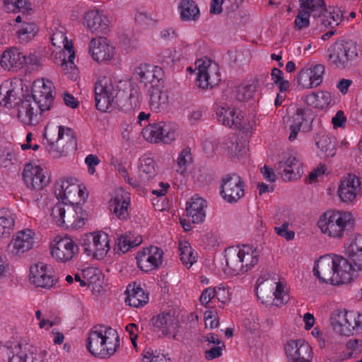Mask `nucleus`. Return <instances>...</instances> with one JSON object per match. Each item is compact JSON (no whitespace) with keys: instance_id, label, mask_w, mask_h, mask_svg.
<instances>
[{"instance_id":"obj_1","label":"nucleus","mask_w":362,"mask_h":362,"mask_svg":"<svg viewBox=\"0 0 362 362\" xmlns=\"http://www.w3.org/2000/svg\"><path fill=\"white\" fill-rule=\"evenodd\" d=\"M314 274L321 281L333 285L348 284L358 278V274L351 272V265L345 257L334 255L322 256L315 263Z\"/></svg>"},{"instance_id":"obj_2","label":"nucleus","mask_w":362,"mask_h":362,"mask_svg":"<svg viewBox=\"0 0 362 362\" xmlns=\"http://www.w3.org/2000/svg\"><path fill=\"white\" fill-rule=\"evenodd\" d=\"M119 346V339L116 331L102 325L93 327L86 341L89 352L100 358H110Z\"/></svg>"},{"instance_id":"obj_3","label":"nucleus","mask_w":362,"mask_h":362,"mask_svg":"<svg viewBox=\"0 0 362 362\" xmlns=\"http://www.w3.org/2000/svg\"><path fill=\"white\" fill-rule=\"evenodd\" d=\"M317 226L322 233L332 238H341L354 230L355 219L349 211L329 210L320 216Z\"/></svg>"},{"instance_id":"obj_4","label":"nucleus","mask_w":362,"mask_h":362,"mask_svg":"<svg viewBox=\"0 0 362 362\" xmlns=\"http://www.w3.org/2000/svg\"><path fill=\"white\" fill-rule=\"evenodd\" d=\"M43 136L46 149L53 158L66 156L76 148L74 132L69 127L59 126L57 130L45 128Z\"/></svg>"},{"instance_id":"obj_5","label":"nucleus","mask_w":362,"mask_h":362,"mask_svg":"<svg viewBox=\"0 0 362 362\" xmlns=\"http://www.w3.org/2000/svg\"><path fill=\"white\" fill-rule=\"evenodd\" d=\"M329 65L335 69L350 68L358 57L357 44L351 40H340L327 49Z\"/></svg>"},{"instance_id":"obj_6","label":"nucleus","mask_w":362,"mask_h":362,"mask_svg":"<svg viewBox=\"0 0 362 362\" xmlns=\"http://www.w3.org/2000/svg\"><path fill=\"white\" fill-rule=\"evenodd\" d=\"M245 194V183L236 173L223 175L220 180V195L229 204L238 202Z\"/></svg>"},{"instance_id":"obj_7","label":"nucleus","mask_w":362,"mask_h":362,"mask_svg":"<svg viewBox=\"0 0 362 362\" xmlns=\"http://www.w3.org/2000/svg\"><path fill=\"white\" fill-rule=\"evenodd\" d=\"M198 69L197 83L202 89L212 88L221 81L219 68L211 59H198L195 62Z\"/></svg>"},{"instance_id":"obj_8","label":"nucleus","mask_w":362,"mask_h":362,"mask_svg":"<svg viewBox=\"0 0 362 362\" xmlns=\"http://www.w3.org/2000/svg\"><path fill=\"white\" fill-rule=\"evenodd\" d=\"M51 216L58 226L73 228L81 227V224L78 223L76 204L74 203L56 204L52 209Z\"/></svg>"},{"instance_id":"obj_9","label":"nucleus","mask_w":362,"mask_h":362,"mask_svg":"<svg viewBox=\"0 0 362 362\" xmlns=\"http://www.w3.org/2000/svg\"><path fill=\"white\" fill-rule=\"evenodd\" d=\"M134 74L140 83L150 84L151 88L164 86V71L160 66L141 64L136 68Z\"/></svg>"},{"instance_id":"obj_10","label":"nucleus","mask_w":362,"mask_h":362,"mask_svg":"<svg viewBox=\"0 0 362 362\" xmlns=\"http://www.w3.org/2000/svg\"><path fill=\"white\" fill-rule=\"evenodd\" d=\"M79 251L78 245L73 240L65 236L57 237L54 244L51 245V255L57 261L66 262L71 260Z\"/></svg>"},{"instance_id":"obj_11","label":"nucleus","mask_w":362,"mask_h":362,"mask_svg":"<svg viewBox=\"0 0 362 362\" xmlns=\"http://www.w3.org/2000/svg\"><path fill=\"white\" fill-rule=\"evenodd\" d=\"M163 252L156 246L144 248L137 252L136 259L138 267L144 272L156 269L162 264Z\"/></svg>"},{"instance_id":"obj_12","label":"nucleus","mask_w":362,"mask_h":362,"mask_svg":"<svg viewBox=\"0 0 362 362\" xmlns=\"http://www.w3.org/2000/svg\"><path fill=\"white\" fill-rule=\"evenodd\" d=\"M141 92L139 88H132L129 90H119L115 98V108L127 112L139 107Z\"/></svg>"},{"instance_id":"obj_13","label":"nucleus","mask_w":362,"mask_h":362,"mask_svg":"<svg viewBox=\"0 0 362 362\" xmlns=\"http://www.w3.org/2000/svg\"><path fill=\"white\" fill-rule=\"evenodd\" d=\"M42 170L39 165H33L31 163L25 165L23 177L28 187L39 190L49 183V178L42 173Z\"/></svg>"},{"instance_id":"obj_14","label":"nucleus","mask_w":362,"mask_h":362,"mask_svg":"<svg viewBox=\"0 0 362 362\" xmlns=\"http://www.w3.org/2000/svg\"><path fill=\"white\" fill-rule=\"evenodd\" d=\"M114 49L105 37L93 38L90 42L89 52L92 58L98 62L110 60L114 56Z\"/></svg>"},{"instance_id":"obj_15","label":"nucleus","mask_w":362,"mask_h":362,"mask_svg":"<svg viewBox=\"0 0 362 362\" xmlns=\"http://www.w3.org/2000/svg\"><path fill=\"white\" fill-rule=\"evenodd\" d=\"M285 351L291 361H306L312 358V348L303 339L288 341L285 346Z\"/></svg>"},{"instance_id":"obj_16","label":"nucleus","mask_w":362,"mask_h":362,"mask_svg":"<svg viewBox=\"0 0 362 362\" xmlns=\"http://www.w3.org/2000/svg\"><path fill=\"white\" fill-rule=\"evenodd\" d=\"M276 168L286 182L297 180L301 176L300 164L296 157L292 156H284L276 164Z\"/></svg>"},{"instance_id":"obj_17","label":"nucleus","mask_w":362,"mask_h":362,"mask_svg":"<svg viewBox=\"0 0 362 362\" xmlns=\"http://www.w3.org/2000/svg\"><path fill=\"white\" fill-rule=\"evenodd\" d=\"M30 280L37 287L50 288L54 284V279L48 274L47 266L38 262L30 269Z\"/></svg>"},{"instance_id":"obj_18","label":"nucleus","mask_w":362,"mask_h":362,"mask_svg":"<svg viewBox=\"0 0 362 362\" xmlns=\"http://www.w3.org/2000/svg\"><path fill=\"white\" fill-rule=\"evenodd\" d=\"M21 95L23 98H21L20 103L16 105L18 107V118L24 124L35 125L38 122L36 113L37 110L35 111V106L30 100V95Z\"/></svg>"},{"instance_id":"obj_19","label":"nucleus","mask_w":362,"mask_h":362,"mask_svg":"<svg viewBox=\"0 0 362 362\" xmlns=\"http://www.w3.org/2000/svg\"><path fill=\"white\" fill-rule=\"evenodd\" d=\"M346 255L345 259L351 265V272L358 275V272L362 271V235H357L346 247Z\"/></svg>"},{"instance_id":"obj_20","label":"nucleus","mask_w":362,"mask_h":362,"mask_svg":"<svg viewBox=\"0 0 362 362\" xmlns=\"http://www.w3.org/2000/svg\"><path fill=\"white\" fill-rule=\"evenodd\" d=\"M33 235L34 233L30 229L19 231L13 241L8 245V248L15 255L24 253L33 247Z\"/></svg>"},{"instance_id":"obj_21","label":"nucleus","mask_w":362,"mask_h":362,"mask_svg":"<svg viewBox=\"0 0 362 362\" xmlns=\"http://www.w3.org/2000/svg\"><path fill=\"white\" fill-rule=\"evenodd\" d=\"M360 185L358 177L354 175H348V176L341 181L339 186L337 194L344 202L353 201L356 197V187Z\"/></svg>"},{"instance_id":"obj_22","label":"nucleus","mask_w":362,"mask_h":362,"mask_svg":"<svg viewBox=\"0 0 362 362\" xmlns=\"http://www.w3.org/2000/svg\"><path fill=\"white\" fill-rule=\"evenodd\" d=\"M317 148L320 151V156L324 158H332L337 153L336 139L330 136L324 132H320L315 136Z\"/></svg>"},{"instance_id":"obj_23","label":"nucleus","mask_w":362,"mask_h":362,"mask_svg":"<svg viewBox=\"0 0 362 362\" xmlns=\"http://www.w3.org/2000/svg\"><path fill=\"white\" fill-rule=\"evenodd\" d=\"M205 203L204 199L196 196L192 197L190 201L187 202L186 214L188 217L192 218L194 223H199L204 221Z\"/></svg>"},{"instance_id":"obj_24","label":"nucleus","mask_w":362,"mask_h":362,"mask_svg":"<svg viewBox=\"0 0 362 362\" xmlns=\"http://www.w3.org/2000/svg\"><path fill=\"white\" fill-rule=\"evenodd\" d=\"M18 93L11 82L2 83L0 86V105L7 108L16 107L21 98Z\"/></svg>"},{"instance_id":"obj_25","label":"nucleus","mask_w":362,"mask_h":362,"mask_svg":"<svg viewBox=\"0 0 362 362\" xmlns=\"http://www.w3.org/2000/svg\"><path fill=\"white\" fill-rule=\"evenodd\" d=\"M25 62L24 54L16 47L6 49L1 55V65L5 69L22 66Z\"/></svg>"},{"instance_id":"obj_26","label":"nucleus","mask_w":362,"mask_h":362,"mask_svg":"<svg viewBox=\"0 0 362 362\" xmlns=\"http://www.w3.org/2000/svg\"><path fill=\"white\" fill-rule=\"evenodd\" d=\"M175 319L170 313H162L151 319L153 331L158 335H166L171 332V329L174 328Z\"/></svg>"},{"instance_id":"obj_27","label":"nucleus","mask_w":362,"mask_h":362,"mask_svg":"<svg viewBox=\"0 0 362 362\" xmlns=\"http://www.w3.org/2000/svg\"><path fill=\"white\" fill-rule=\"evenodd\" d=\"M78 193L79 196H82L83 193L78 186L75 184H71L68 180L62 182L59 188L55 190V194L59 201L57 204H70L74 203L71 201L73 195Z\"/></svg>"},{"instance_id":"obj_28","label":"nucleus","mask_w":362,"mask_h":362,"mask_svg":"<svg viewBox=\"0 0 362 362\" xmlns=\"http://www.w3.org/2000/svg\"><path fill=\"white\" fill-rule=\"evenodd\" d=\"M88 28L97 35L105 34L107 30L106 18L98 11H90L86 14Z\"/></svg>"},{"instance_id":"obj_29","label":"nucleus","mask_w":362,"mask_h":362,"mask_svg":"<svg viewBox=\"0 0 362 362\" xmlns=\"http://www.w3.org/2000/svg\"><path fill=\"white\" fill-rule=\"evenodd\" d=\"M12 349L13 356L8 362H44L45 354L43 352L27 354L22 351L21 344H16Z\"/></svg>"},{"instance_id":"obj_30","label":"nucleus","mask_w":362,"mask_h":362,"mask_svg":"<svg viewBox=\"0 0 362 362\" xmlns=\"http://www.w3.org/2000/svg\"><path fill=\"white\" fill-rule=\"evenodd\" d=\"M141 243L142 237L141 235L134 236L133 233L129 231L118 236L115 250L125 253L131 248L139 245Z\"/></svg>"},{"instance_id":"obj_31","label":"nucleus","mask_w":362,"mask_h":362,"mask_svg":"<svg viewBox=\"0 0 362 362\" xmlns=\"http://www.w3.org/2000/svg\"><path fill=\"white\" fill-rule=\"evenodd\" d=\"M127 298L126 302L129 305L135 308L142 307L148 301V296L146 294L143 288L134 285H129L127 289Z\"/></svg>"},{"instance_id":"obj_32","label":"nucleus","mask_w":362,"mask_h":362,"mask_svg":"<svg viewBox=\"0 0 362 362\" xmlns=\"http://www.w3.org/2000/svg\"><path fill=\"white\" fill-rule=\"evenodd\" d=\"M163 87H154L149 90L150 93V107L151 109L156 112L165 110L168 103V95L167 93L163 92Z\"/></svg>"},{"instance_id":"obj_33","label":"nucleus","mask_w":362,"mask_h":362,"mask_svg":"<svg viewBox=\"0 0 362 362\" xmlns=\"http://www.w3.org/2000/svg\"><path fill=\"white\" fill-rule=\"evenodd\" d=\"M129 201L122 195H117L110 201V211L120 220H126L129 217Z\"/></svg>"},{"instance_id":"obj_34","label":"nucleus","mask_w":362,"mask_h":362,"mask_svg":"<svg viewBox=\"0 0 362 362\" xmlns=\"http://www.w3.org/2000/svg\"><path fill=\"white\" fill-rule=\"evenodd\" d=\"M118 86L115 85L112 79L107 76L100 78L95 84L94 91L102 95H107L115 98L119 93Z\"/></svg>"},{"instance_id":"obj_35","label":"nucleus","mask_w":362,"mask_h":362,"mask_svg":"<svg viewBox=\"0 0 362 362\" xmlns=\"http://www.w3.org/2000/svg\"><path fill=\"white\" fill-rule=\"evenodd\" d=\"M182 21H194L199 15V9L194 1L182 0L179 4Z\"/></svg>"},{"instance_id":"obj_36","label":"nucleus","mask_w":362,"mask_h":362,"mask_svg":"<svg viewBox=\"0 0 362 362\" xmlns=\"http://www.w3.org/2000/svg\"><path fill=\"white\" fill-rule=\"evenodd\" d=\"M238 252L243 263V267L247 269V272L257 264L259 255L255 249L248 245H243Z\"/></svg>"},{"instance_id":"obj_37","label":"nucleus","mask_w":362,"mask_h":362,"mask_svg":"<svg viewBox=\"0 0 362 362\" xmlns=\"http://www.w3.org/2000/svg\"><path fill=\"white\" fill-rule=\"evenodd\" d=\"M347 327L341 329L342 335L351 336L362 330V315L358 312L349 311Z\"/></svg>"},{"instance_id":"obj_38","label":"nucleus","mask_w":362,"mask_h":362,"mask_svg":"<svg viewBox=\"0 0 362 362\" xmlns=\"http://www.w3.org/2000/svg\"><path fill=\"white\" fill-rule=\"evenodd\" d=\"M226 267L232 275H238L247 272L244 269L239 252H231L226 256Z\"/></svg>"},{"instance_id":"obj_39","label":"nucleus","mask_w":362,"mask_h":362,"mask_svg":"<svg viewBox=\"0 0 362 362\" xmlns=\"http://www.w3.org/2000/svg\"><path fill=\"white\" fill-rule=\"evenodd\" d=\"M95 240L93 257L97 259H103L110 250L108 236L106 233L94 234Z\"/></svg>"},{"instance_id":"obj_40","label":"nucleus","mask_w":362,"mask_h":362,"mask_svg":"<svg viewBox=\"0 0 362 362\" xmlns=\"http://www.w3.org/2000/svg\"><path fill=\"white\" fill-rule=\"evenodd\" d=\"M233 113H234V109L230 108L226 102L220 101L216 104V117L223 125L231 127Z\"/></svg>"},{"instance_id":"obj_41","label":"nucleus","mask_w":362,"mask_h":362,"mask_svg":"<svg viewBox=\"0 0 362 362\" xmlns=\"http://www.w3.org/2000/svg\"><path fill=\"white\" fill-rule=\"evenodd\" d=\"M349 311L346 310H337L333 312L331 317V323L334 330L342 335L343 328L347 327L349 322Z\"/></svg>"},{"instance_id":"obj_42","label":"nucleus","mask_w":362,"mask_h":362,"mask_svg":"<svg viewBox=\"0 0 362 362\" xmlns=\"http://www.w3.org/2000/svg\"><path fill=\"white\" fill-rule=\"evenodd\" d=\"M160 132V141L165 144H170L174 141L177 136V128L176 124L173 123L159 122Z\"/></svg>"},{"instance_id":"obj_43","label":"nucleus","mask_w":362,"mask_h":362,"mask_svg":"<svg viewBox=\"0 0 362 362\" xmlns=\"http://www.w3.org/2000/svg\"><path fill=\"white\" fill-rule=\"evenodd\" d=\"M13 215L6 211L0 212V238L8 236L14 226Z\"/></svg>"},{"instance_id":"obj_44","label":"nucleus","mask_w":362,"mask_h":362,"mask_svg":"<svg viewBox=\"0 0 362 362\" xmlns=\"http://www.w3.org/2000/svg\"><path fill=\"white\" fill-rule=\"evenodd\" d=\"M301 7H303L313 13L314 16L321 17L323 12H326L324 0H300Z\"/></svg>"},{"instance_id":"obj_45","label":"nucleus","mask_w":362,"mask_h":362,"mask_svg":"<svg viewBox=\"0 0 362 362\" xmlns=\"http://www.w3.org/2000/svg\"><path fill=\"white\" fill-rule=\"evenodd\" d=\"M179 252L180 260L187 267L189 268L197 261V256L188 243L180 244Z\"/></svg>"},{"instance_id":"obj_46","label":"nucleus","mask_w":362,"mask_h":362,"mask_svg":"<svg viewBox=\"0 0 362 362\" xmlns=\"http://www.w3.org/2000/svg\"><path fill=\"white\" fill-rule=\"evenodd\" d=\"M95 100L96 108L103 112H110L115 108V98L95 93Z\"/></svg>"},{"instance_id":"obj_47","label":"nucleus","mask_w":362,"mask_h":362,"mask_svg":"<svg viewBox=\"0 0 362 362\" xmlns=\"http://www.w3.org/2000/svg\"><path fill=\"white\" fill-rule=\"evenodd\" d=\"M53 84L52 81L47 80L45 82L44 79L42 81H35L32 90V95H37L41 96H54L53 95Z\"/></svg>"},{"instance_id":"obj_48","label":"nucleus","mask_w":362,"mask_h":362,"mask_svg":"<svg viewBox=\"0 0 362 362\" xmlns=\"http://www.w3.org/2000/svg\"><path fill=\"white\" fill-rule=\"evenodd\" d=\"M257 86L255 83H250L247 85H240L235 88V95L238 101H245L252 98Z\"/></svg>"},{"instance_id":"obj_49","label":"nucleus","mask_w":362,"mask_h":362,"mask_svg":"<svg viewBox=\"0 0 362 362\" xmlns=\"http://www.w3.org/2000/svg\"><path fill=\"white\" fill-rule=\"evenodd\" d=\"M30 100L33 101V104L35 107L37 105V108L40 110V113L45 111L50 110L52 106L54 96H41L38 93L37 95H30Z\"/></svg>"},{"instance_id":"obj_50","label":"nucleus","mask_w":362,"mask_h":362,"mask_svg":"<svg viewBox=\"0 0 362 362\" xmlns=\"http://www.w3.org/2000/svg\"><path fill=\"white\" fill-rule=\"evenodd\" d=\"M158 123L148 124L142 132L144 137L151 143L160 141V132Z\"/></svg>"},{"instance_id":"obj_51","label":"nucleus","mask_w":362,"mask_h":362,"mask_svg":"<svg viewBox=\"0 0 362 362\" xmlns=\"http://www.w3.org/2000/svg\"><path fill=\"white\" fill-rule=\"evenodd\" d=\"M329 15L330 18L332 20V22L328 19H325V15H323V16H321L320 20L325 27L329 26L333 28L334 26L338 25L339 22L344 18V11L340 8H334L332 11L329 13Z\"/></svg>"},{"instance_id":"obj_52","label":"nucleus","mask_w":362,"mask_h":362,"mask_svg":"<svg viewBox=\"0 0 362 362\" xmlns=\"http://www.w3.org/2000/svg\"><path fill=\"white\" fill-rule=\"evenodd\" d=\"M95 240L93 233L86 234L79 240L80 245L83 247L84 252L93 257L94 245Z\"/></svg>"},{"instance_id":"obj_53","label":"nucleus","mask_w":362,"mask_h":362,"mask_svg":"<svg viewBox=\"0 0 362 362\" xmlns=\"http://www.w3.org/2000/svg\"><path fill=\"white\" fill-rule=\"evenodd\" d=\"M192 161L191 149L186 147L180 152L177 158V165H179L177 171H180L181 174L184 173L186 171L187 165L190 164Z\"/></svg>"},{"instance_id":"obj_54","label":"nucleus","mask_w":362,"mask_h":362,"mask_svg":"<svg viewBox=\"0 0 362 362\" xmlns=\"http://www.w3.org/2000/svg\"><path fill=\"white\" fill-rule=\"evenodd\" d=\"M38 29L33 23H23L21 29L18 32L22 40H30L35 37Z\"/></svg>"},{"instance_id":"obj_55","label":"nucleus","mask_w":362,"mask_h":362,"mask_svg":"<svg viewBox=\"0 0 362 362\" xmlns=\"http://www.w3.org/2000/svg\"><path fill=\"white\" fill-rule=\"evenodd\" d=\"M312 71L310 69H301L297 76L298 84L303 88H312L315 87L313 86Z\"/></svg>"},{"instance_id":"obj_56","label":"nucleus","mask_w":362,"mask_h":362,"mask_svg":"<svg viewBox=\"0 0 362 362\" xmlns=\"http://www.w3.org/2000/svg\"><path fill=\"white\" fill-rule=\"evenodd\" d=\"M141 170L147 175V180L156 175L155 161L151 158H144L141 160Z\"/></svg>"},{"instance_id":"obj_57","label":"nucleus","mask_w":362,"mask_h":362,"mask_svg":"<svg viewBox=\"0 0 362 362\" xmlns=\"http://www.w3.org/2000/svg\"><path fill=\"white\" fill-rule=\"evenodd\" d=\"M141 362H171V360L163 354L149 349L144 352Z\"/></svg>"},{"instance_id":"obj_58","label":"nucleus","mask_w":362,"mask_h":362,"mask_svg":"<svg viewBox=\"0 0 362 362\" xmlns=\"http://www.w3.org/2000/svg\"><path fill=\"white\" fill-rule=\"evenodd\" d=\"M312 71L313 86L317 87L322 81V76L325 73V67L322 64H316L312 69H309Z\"/></svg>"},{"instance_id":"obj_59","label":"nucleus","mask_w":362,"mask_h":362,"mask_svg":"<svg viewBox=\"0 0 362 362\" xmlns=\"http://www.w3.org/2000/svg\"><path fill=\"white\" fill-rule=\"evenodd\" d=\"M61 67L70 78L74 81L77 79L78 70L73 62L70 63L66 62V59H64L61 64Z\"/></svg>"},{"instance_id":"obj_60","label":"nucleus","mask_w":362,"mask_h":362,"mask_svg":"<svg viewBox=\"0 0 362 362\" xmlns=\"http://www.w3.org/2000/svg\"><path fill=\"white\" fill-rule=\"evenodd\" d=\"M310 13L308 11H301L295 18V26L301 30L309 25V17Z\"/></svg>"},{"instance_id":"obj_61","label":"nucleus","mask_w":362,"mask_h":362,"mask_svg":"<svg viewBox=\"0 0 362 362\" xmlns=\"http://www.w3.org/2000/svg\"><path fill=\"white\" fill-rule=\"evenodd\" d=\"M303 100L309 106L315 107H323V104L319 100L318 93L313 92L310 94L303 96Z\"/></svg>"},{"instance_id":"obj_62","label":"nucleus","mask_w":362,"mask_h":362,"mask_svg":"<svg viewBox=\"0 0 362 362\" xmlns=\"http://www.w3.org/2000/svg\"><path fill=\"white\" fill-rule=\"evenodd\" d=\"M284 293V286L281 283H277L276 286V290L273 293V295L274 296V304L279 306V305H281L284 303V301H287V300L284 299L285 296H287L286 295H283Z\"/></svg>"},{"instance_id":"obj_63","label":"nucleus","mask_w":362,"mask_h":362,"mask_svg":"<svg viewBox=\"0 0 362 362\" xmlns=\"http://www.w3.org/2000/svg\"><path fill=\"white\" fill-rule=\"evenodd\" d=\"M309 111L308 110H305V109L298 108L296 112L292 117L293 119V125L298 126L301 127V125L304 121H307L305 117L306 112Z\"/></svg>"},{"instance_id":"obj_64","label":"nucleus","mask_w":362,"mask_h":362,"mask_svg":"<svg viewBox=\"0 0 362 362\" xmlns=\"http://www.w3.org/2000/svg\"><path fill=\"white\" fill-rule=\"evenodd\" d=\"M214 292V288L209 287L205 288L199 298L201 304L206 306L212 298H215Z\"/></svg>"}]
</instances>
